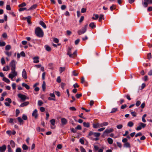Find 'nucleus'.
Masks as SVG:
<instances>
[{
	"mask_svg": "<svg viewBox=\"0 0 152 152\" xmlns=\"http://www.w3.org/2000/svg\"><path fill=\"white\" fill-rule=\"evenodd\" d=\"M36 35L39 37H42L43 36L44 32L42 29L39 27H37L35 31Z\"/></svg>",
	"mask_w": 152,
	"mask_h": 152,
	"instance_id": "obj_1",
	"label": "nucleus"
},
{
	"mask_svg": "<svg viewBox=\"0 0 152 152\" xmlns=\"http://www.w3.org/2000/svg\"><path fill=\"white\" fill-rule=\"evenodd\" d=\"M71 48L70 47H69L68 48L67 54L70 57L74 58L77 56V51H75L72 54L71 52Z\"/></svg>",
	"mask_w": 152,
	"mask_h": 152,
	"instance_id": "obj_2",
	"label": "nucleus"
},
{
	"mask_svg": "<svg viewBox=\"0 0 152 152\" xmlns=\"http://www.w3.org/2000/svg\"><path fill=\"white\" fill-rule=\"evenodd\" d=\"M18 75V73L15 71V70H12L11 73L9 74L8 77L10 78L11 80L13 81V78L14 77L17 76Z\"/></svg>",
	"mask_w": 152,
	"mask_h": 152,
	"instance_id": "obj_3",
	"label": "nucleus"
},
{
	"mask_svg": "<svg viewBox=\"0 0 152 152\" xmlns=\"http://www.w3.org/2000/svg\"><path fill=\"white\" fill-rule=\"evenodd\" d=\"M87 26L88 25L86 24L84 27L82 28L81 30H79L77 32L78 34L79 35H81L85 33L86 31Z\"/></svg>",
	"mask_w": 152,
	"mask_h": 152,
	"instance_id": "obj_4",
	"label": "nucleus"
},
{
	"mask_svg": "<svg viewBox=\"0 0 152 152\" xmlns=\"http://www.w3.org/2000/svg\"><path fill=\"white\" fill-rule=\"evenodd\" d=\"M10 66L11 67V69L12 70H15L16 69V65L15 61L14 60H12L10 64Z\"/></svg>",
	"mask_w": 152,
	"mask_h": 152,
	"instance_id": "obj_5",
	"label": "nucleus"
},
{
	"mask_svg": "<svg viewBox=\"0 0 152 152\" xmlns=\"http://www.w3.org/2000/svg\"><path fill=\"white\" fill-rule=\"evenodd\" d=\"M18 96L23 101H25L26 99H28V98L26 96L20 94H18Z\"/></svg>",
	"mask_w": 152,
	"mask_h": 152,
	"instance_id": "obj_6",
	"label": "nucleus"
},
{
	"mask_svg": "<svg viewBox=\"0 0 152 152\" xmlns=\"http://www.w3.org/2000/svg\"><path fill=\"white\" fill-rule=\"evenodd\" d=\"M139 126H137L136 129L138 131L140 130L142 128H144L146 126V124L142 123L140 122L139 123Z\"/></svg>",
	"mask_w": 152,
	"mask_h": 152,
	"instance_id": "obj_7",
	"label": "nucleus"
},
{
	"mask_svg": "<svg viewBox=\"0 0 152 152\" xmlns=\"http://www.w3.org/2000/svg\"><path fill=\"white\" fill-rule=\"evenodd\" d=\"M144 1L143 4L145 7L148 6V4H152V0H144Z\"/></svg>",
	"mask_w": 152,
	"mask_h": 152,
	"instance_id": "obj_8",
	"label": "nucleus"
},
{
	"mask_svg": "<svg viewBox=\"0 0 152 152\" xmlns=\"http://www.w3.org/2000/svg\"><path fill=\"white\" fill-rule=\"evenodd\" d=\"M22 76L23 78L26 79L27 78V72L25 69H23L22 73Z\"/></svg>",
	"mask_w": 152,
	"mask_h": 152,
	"instance_id": "obj_9",
	"label": "nucleus"
},
{
	"mask_svg": "<svg viewBox=\"0 0 152 152\" xmlns=\"http://www.w3.org/2000/svg\"><path fill=\"white\" fill-rule=\"evenodd\" d=\"M114 130L113 128H110L109 129H106L104 132L103 134H108L110 133L113 132L114 131Z\"/></svg>",
	"mask_w": 152,
	"mask_h": 152,
	"instance_id": "obj_10",
	"label": "nucleus"
},
{
	"mask_svg": "<svg viewBox=\"0 0 152 152\" xmlns=\"http://www.w3.org/2000/svg\"><path fill=\"white\" fill-rule=\"evenodd\" d=\"M38 114L37 113V110L35 109L33 112L32 113V116L34 117L35 118H37L38 116Z\"/></svg>",
	"mask_w": 152,
	"mask_h": 152,
	"instance_id": "obj_11",
	"label": "nucleus"
},
{
	"mask_svg": "<svg viewBox=\"0 0 152 152\" xmlns=\"http://www.w3.org/2000/svg\"><path fill=\"white\" fill-rule=\"evenodd\" d=\"M61 120L62 125H65L67 123V120L65 118H62L61 119Z\"/></svg>",
	"mask_w": 152,
	"mask_h": 152,
	"instance_id": "obj_12",
	"label": "nucleus"
},
{
	"mask_svg": "<svg viewBox=\"0 0 152 152\" xmlns=\"http://www.w3.org/2000/svg\"><path fill=\"white\" fill-rule=\"evenodd\" d=\"M6 146L5 145L0 146V152H4L6 149Z\"/></svg>",
	"mask_w": 152,
	"mask_h": 152,
	"instance_id": "obj_13",
	"label": "nucleus"
},
{
	"mask_svg": "<svg viewBox=\"0 0 152 152\" xmlns=\"http://www.w3.org/2000/svg\"><path fill=\"white\" fill-rule=\"evenodd\" d=\"M93 126L94 128L95 129L101 127L100 126V124L98 123L93 124Z\"/></svg>",
	"mask_w": 152,
	"mask_h": 152,
	"instance_id": "obj_14",
	"label": "nucleus"
},
{
	"mask_svg": "<svg viewBox=\"0 0 152 152\" xmlns=\"http://www.w3.org/2000/svg\"><path fill=\"white\" fill-rule=\"evenodd\" d=\"M29 104L28 102H26L22 103H21L20 106V107H23L24 106H26L28 105Z\"/></svg>",
	"mask_w": 152,
	"mask_h": 152,
	"instance_id": "obj_15",
	"label": "nucleus"
},
{
	"mask_svg": "<svg viewBox=\"0 0 152 152\" xmlns=\"http://www.w3.org/2000/svg\"><path fill=\"white\" fill-rule=\"evenodd\" d=\"M39 24L40 25L44 28H46L47 26L45 23L44 22L42 21H40L39 22Z\"/></svg>",
	"mask_w": 152,
	"mask_h": 152,
	"instance_id": "obj_16",
	"label": "nucleus"
},
{
	"mask_svg": "<svg viewBox=\"0 0 152 152\" xmlns=\"http://www.w3.org/2000/svg\"><path fill=\"white\" fill-rule=\"evenodd\" d=\"M33 60H34V63H38L39 62V58L38 56H35L33 58Z\"/></svg>",
	"mask_w": 152,
	"mask_h": 152,
	"instance_id": "obj_17",
	"label": "nucleus"
},
{
	"mask_svg": "<svg viewBox=\"0 0 152 152\" xmlns=\"http://www.w3.org/2000/svg\"><path fill=\"white\" fill-rule=\"evenodd\" d=\"M104 20V15L103 14H100L99 16V22H101L102 20Z\"/></svg>",
	"mask_w": 152,
	"mask_h": 152,
	"instance_id": "obj_18",
	"label": "nucleus"
},
{
	"mask_svg": "<svg viewBox=\"0 0 152 152\" xmlns=\"http://www.w3.org/2000/svg\"><path fill=\"white\" fill-rule=\"evenodd\" d=\"M109 124V123L107 122H104L100 124V126L101 127H103L104 126H107Z\"/></svg>",
	"mask_w": 152,
	"mask_h": 152,
	"instance_id": "obj_19",
	"label": "nucleus"
},
{
	"mask_svg": "<svg viewBox=\"0 0 152 152\" xmlns=\"http://www.w3.org/2000/svg\"><path fill=\"white\" fill-rule=\"evenodd\" d=\"M22 86L25 87L28 90L30 88L29 86L25 83H22Z\"/></svg>",
	"mask_w": 152,
	"mask_h": 152,
	"instance_id": "obj_20",
	"label": "nucleus"
},
{
	"mask_svg": "<svg viewBox=\"0 0 152 152\" xmlns=\"http://www.w3.org/2000/svg\"><path fill=\"white\" fill-rule=\"evenodd\" d=\"M37 4H35L31 6L28 9V10H33L36 9L37 7Z\"/></svg>",
	"mask_w": 152,
	"mask_h": 152,
	"instance_id": "obj_21",
	"label": "nucleus"
},
{
	"mask_svg": "<svg viewBox=\"0 0 152 152\" xmlns=\"http://www.w3.org/2000/svg\"><path fill=\"white\" fill-rule=\"evenodd\" d=\"M99 16L97 14H94L93 15V16L92 17V19L94 20H97L99 18Z\"/></svg>",
	"mask_w": 152,
	"mask_h": 152,
	"instance_id": "obj_22",
	"label": "nucleus"
},
{
	"mask_svg": "<svg viewBox=\"0 0 152 152\" xmlns=\"http://www.w3.org/2000/svg\"><path fill=\"white\" fill-rule=\"evenodd\" d=\"M3 80L7 83H9L10 82V80L7 78L5 77H4L3 78Z\"/></svg>",
	"mask_w": 152,
	"mask_h": 152,
	"instance_id": "obj_23",
	"label": "nucleus"
},
{
	"mask_svg": "<svg viewBox=\"0 0 152 152\" xmlns=\"http://www.w3.org/2000/svg\"><path fill=\"white\" fill-rule=\"evenodd\" d=\"M124 146V147L126 148H130L131 147L130 145V143L128 142L125 143Z\"/></svg>",
	"mask_w": 152,
	"mask_h": 152,
	"instance_id": "obj_24",
	"label": "nucleus"
},
{
	"mask_svg": "<svg viewBox=\"0 0 152 152\" xmlns=\"http://www.w3.org/2000/svg\"><path fill=\"white\" fill-rule=\"evenodd\" d=\"M107 140L109 144H112L113 143V140L112 138H107Z\"/></svg>",
	"mask_w": 152,
	"mask_h": 152,
	"instance_id": "obj_25",
	"label": "nucleus"
},
{
	"mask_svg": "<svg viewBox=\"0 0 152 152\" xmlns=\"http://www.w3.org/2000/svg\"><path fill=\"white\" fill-rule=\"evenodd\" d=\"M10 70V68L9 66H7L4 67L3 69V70L4 71H7Z\"/></svg>",
	"mask_w": 152,
	"mask_h": 152,
	"instance_id": "obj_26",
	"label": "nucleus"
},
{
	"mask_svg": "<svg viewBox=\"0 0 152 152\" xmlns=\"http://www.w3.org/2000/svg\"><path fill=\"white\" fill-rule=\"evenodd\" d=\"M50 122L51 124L53 125V126H55V124L56 122L55 120L54 119H51Z\"/></svg>",
	"mask_w": 152,
	"mask_h": 152,
	"instance_id": "obj_27",
	"label": "nucleus"
},
{
	"mask_svg": "<svg viewBox=\"0 0 152 152\" xmlns=\"http://www.w3.org/2000/svg\"><path fill=\"white\" fill-rule=\"evenodd\" d=\"M10 143L11 146L13 148H14L15 146V143L14 141L11 140L10 141Z\"/></svg>",
	"mask_w": 152,
	"mask_h": 152,
	"instance_id": "obj_28",
	"label": "nucleus"
},
{
	"mask_svg": "<svg viewBox=\"0 0 152 152\" xmlns=\"http://www.w3.org/2000/svg\"><path fill=\"white\" fill-rule=\"evenodd\" d=\"M4 53L5 54L8 56H11L12 54V53L11 52H9L8 51L5 52Z\"/></svg>",
	"mask_w": 152,
	"mask_h": 152,
	"instance_id": "obj_29",
	"label": "nucleus"
},
{
	"mask_svg": "<svg viewBox=\"0 0 152 152\" xmlns=\"http://www.w3.org/2000/svg\"><path fill=\"white\" fill-rule=\"evenodd\" d=\"M101 134L99 132H94L93 135L96 137H99L100 135Z\"/></svg>",
	"mask_w": 152,
	"mask_h": 152,
	"instance_id": "obj_30",
	"label": "nucleus"
},
{
	"mask_svg": "<svg viewBox=\"0 0 152 152\" xmlns=\"http://www.w3.org/2000/svg\"><path fill=\"white\" fill-rule=\"evenodd\" d=\"M83 126L86 127H89L90 126V124L89 123L84 122L83 123Z\"/></svg>",
	"mask_w": 152,
	"mask_h": 152,
	"instance_id": "obj_31",
	"label": "nucleus"
},
{
	"mask_svg": "<svg viewBox=\"0 0 152 152\" xmlns=\"http://www.w3.org/2000/svg\"><path fill=\"white\" fill-rule=\"evenodd\" d=\"M147 116V115L146 114H144L142 117V121L143 122H146V121L145 119V117H146Z\"/></svg>",
	"mask_w": 152,
	"mask_h": 152,
	"instance_id": "obj_32",
	"label": "nucleus"
},
{
	"mask_svg": "<svg viewBox=\"0 0 152 152\" xmlns=\"http://www.w3.org/2000/svg\"><path fill=\"white\" fill-rule=\"evenodd\" d=\"M89 26L91 27L92 28H93L95 27L96 26L94 24V23H91L89 24Z\"/></svg>",
	"mask_w": 152,
	"mask_h": 152,
	"instance_id": "obj_33",
	"label": "nucleus"
},
{
	"mask_svg": "<svg viewBox=\"0 0 152 152\" xmlns=\"http://www.w3.org/2000/svg\"><path fill=\"white\" fill-rule=\"evenodd\" d=\"M45 49H46V50H47V51H49L51 50V48H50V47L48 45H45Z\"/></svg>",
	"mask_w": 152,
	"mask_h": 152,
	"instance_id": "obj_34",
	"label": "nucleus"
},
{
	"mask_svg": "<svg viewBox=\"0 0 152 152\" xmlns=\"http://www.w3.org/2000/svg\"><path fill=\"white\" fill-rule=\"evenodd\" d=\"M65 69V67H60L59 70L60 73H61L63 72L64 71Z\"/></svg>",
	"mask_w": 152,
	"mask_h": 152,
	"instance_id": "obj_35",
	"label": "nucleus"
},
{
	"mask_svg": "<svg viewBox=\"0 0 152 152\" xmlns=\"http://www.w3.org/2000/svg\"><path fill=\"white\" fill-rule=\"evenodd\" d=\"M133 125L134 124L132 121L129 122L127 124L128 126L130 127H132L133 126Z\"/></svg>",
	"mask_w": 152,
	"mask_h": 152,
	"instance_id": "obj_36",
	"label": "nucleus"
},
{
	"mask_svg": "<svg viewBox=\"0 0 152 152\" xmlns=\"http://www.w3.org/2000/svg\"><path fill=\"white\" fill-rule=\"evenodd\" d=\"M42 87L43 91H44L46 88V84L45 81H43V82Z\"/></svg>",
	"mask_w": 152,
	"mask_h": 152,
	"instance_id": "obj_37",
	"label": "nucleus"
},
{
	"mask_svg": "<svg viewBox=\"0 0 152 152\" xmlns=\"http://www.w3.org/2000/svg\"><path fill=\"white\" fill-rule=\"evenodd\" d=\"M17 119L18 121L20 123V124H21L23 122V121L22 119L20 117H18L17 118Z\"/></svg>",
	"mask_w": 152,
	"mask_h": 152,
	"instance_id": "obj_38",
	"label": "nucleus"
},
{
	"mask_svg": "<svg viewBox=\"0 0 152 152\" xmlns=\"http://www.w3.org/2000/svg\"><path fill=\"white\" fill-rule=\"evenodd\" d=\"M11 48V46L9 45H7L5 47V50H9Z\"/></svg>",
	"mask_w": 152,
	"mask_h": 152,
	"instance_id": "obj_39",
	"label": "nucleus"
},
{
	"mask_svg": "<svg viewBox=\"0 0 152 152\" xmlns=\"http://www.w3.org/2000/svg\"><path fill=\"white\" fill-rule=\"evenodd\" d=\"M116 9V6L114 4H113L110 7V9L111 11H112L114 9Z\"/></svg>",
	"mask_w": 152,
	"mask_h": 152,
	"instance_id": "obj_40",
	"label": "nucleus"
},
{
	"mask_svg": "<svg viewBox=\"0 0 152 152\" xmlns=\"http://www.w3.org/2000/svg\"><path fill=\"white\" fill-rule=\"evenodd\" d=\"M31 19V17L30 16H28L26 18L27 21L29 24L30 23Z\"/></svg>",
	"mask_w": 152,
	"mask_h": 152,
	"instance_id": "obj_41",
	"label": "nucleus"
},
{
	"mask_svg": "<svg viewBox=\"0 0 152 152\" xmlns=\"http://www.w3.org/2000/svg\"><path fill=\"white\" fill-rule=\"evenodd\" d=\"M22 148L23 150H27L28 149V146L25 144H24L22 146Z\"/></svg>",
	"mask_w": 152,
	"mask_h": 152,
	"instance_id": "obj_42",
	"label": "nucleus"
},
{
	"mask_svg": "<svg viewBox=\"0 0 152 152\" xmlns=\"http://www.w3.org/2000/svg\"><path fill=\"white\" fill-rule=\"evenodd\" d=\"M6 44V43L4 42H1L0 41V46L2 47L5 45Z\"/></svg>",
	"mask_w": 152,
	"mask_h": 152,
	"instance_id": "obj_43",
	"label": "nucleus"
},
{
	"mask_svg": "<svg viewBox=\"0 0 152 152\" xmlns=\"http://www.w3.org/2000/svg\"><path fill=\"white\" fill-rule=\"evenodd\" d=\"M81 83L82 84H83V83H87V82H86L85 80V78H84V77H82L81 78Z\"/></svg>",
	"mask_w": 152,
	"mask_h": 152,
	"instance_id": "obj_44",
	"label": "nucleus"
},
{
	"mask_svg": "<svg viewBox=\"0 0 152 152\" xmlns=\"http://www.w3.org/2000/svg\"><path fill=\"white\" fill-rule=\"evenodd\" d=\"M26 5V4L25 3L23 2V3H22V4H20L19 5L18 7H25Z\"/></svg>",
	"mask_w": 152,
	"mask_h": 152,
	"instance_id": "obj_45",
	"label": "nucleus"
},
{
	"mask_svg": "<svg viewBox=\"0 0 152 152\" xmlns=\"http://www.w3.org/2000/svg\"><path fill=\"white\" fill-rule=\"evenodd\" d=\"M69 109L71 111H75L76 110L75 108L74 107H70L69 108Z\"/></svg>",
	"mask_w": 152,
	"mask_h": 152,
	"instance_id": "obj_46",
	"label": "nucleus"
},
{
	"mask_svg": "<svg viewBox=\"0 0 152 152\" xmlns=\"http://www.w3.org/2000/svg\"><path fill=\"white\" fill-rule=\"evenodd\" d=\"M1 63L2 65H3L5 63V61L4 58L2 57L1 58Z\"/></svg>",
	"mask_w": 152,
	"mask_h": 152,
	"instance_id": "obj_47",
	"label": "nucleus"
},
{
	"mask_svg": "<svg viewBox=\"0 0 152 152\" xmlns=\"http://www.w3.org/2000/svg\"><path fill=\"white\" fill-rule=\"evenodd\" d=\"M43 103V102L41 100H39L38 101V104L39 106H41Z\"/></svg>",
	"mask_w": 152,
	"mask_h": 152,
	"instance_id": "obj_48",
	"label": "nucleus"
},
{
	"mask_svg": "<svg viewBox=\"0 0 152 152\" xmlns=\"http://www.w3.org/2000/svg\"><path fill=\"white\" fill-rule=\"evenodd\" d=\"M117 110V108H113L112 109L111 111L110 112V113H115V112H116Z\"/></svg>",
	"mask_w": 152,
	"mask_h": 152,
	"instance_id": "obj_49",
	"label": "nucleus"
},
{
	"mask_svg": "<svg viewBox=\"0 0 152 152\" xmlns=\"http://www.w3.org/2000/svg\"><path fill=\"white\" fill-rule=\"evenodd\" d=\"M80 149L81 152H86L85 149L82 146L80 147Z\"/></svg>",
	"mask_w": 152,
	"mask_h": 152,
	"instance_id": "obj_50",
	"label": "nucleus"
},
{
	"mask_svg": "<svg viewBox=\"0 0 152 152\" xmlns=\"http://www.w3.org/2000/svg\"><path fill=\"white\" fill-rule=\"evenodd\" d=\"M131 114L133 117H136V113L135 112H131Z\"/></svg>",
	"mask_w": 152,
	"mask_h": 152,
	"instance_id": "obj_51",
	"label": "nucleus"
},
{
	"mask_svg": "<svg viewBox=\"0 0 152 152\" xmlns=\"http://www.w3.org/2000/svg\"><path fill=\"white\" fill-rule=\"evenodd\" d=\"M73 74L74 76H77L78 75V73L76 72V71L74 70L73 71Z\"/></svg>",
	"mask_w": 152,
	"mask_h": 152,
	"instance_id": "obj_52",
	"label": "nucleus"
},
{
	"mask_svg": "<svg viewBox=\"0 0 152 152\" xmlns=\"http://www.w3.org/2000/svg\"><path fill=\"white\" fill-rule=\"evenodd\" d=\"M13 89L15 90L16 88V85L15 83H13L12 85Z\"/></svg>",
	"mask_w": 152,
	"mask_h": 152,
	"instance_id": "obj_53",
	"label": "nucleus"
},
{
	"mask_svg": "<svg viewBox=\"0 0 152 152\" xmlns=\"http://www.w3.org/2000/svg\"><path fill=\"white\" fill-rule=\"evenodd\" d=\"M147 58L148 59H150L151 58V53H150L147 54Z\"/></svg>",
	"mask_w": 152,
	"mask_h": 152,
	"instance_id": "obj_54",
	"label": "nucleus"
},
{
	"mask_svg": "<svg viewBox=\"0 0 152 152\" xmlns=\"http://www.w3.org/2000/svg\"><path fill=\"white\" fill-rule=\"evenodd\" d=\"M140 101H137L136 102V105L137 107H138L140 105Z\"/></svg>",
	"mask_w": 152,
	"mask_h": 152,
	"instance_id": "obj_55",
	"label": "nucleus"
},
{
	"mask_svg": "<svg viewBox=\"0 0 152 152\" xmlns=\"http://www.w3.org/2000/svg\"><path fill=\"white\" fill-rule=\"evenodd\" d=\"M82 96V94H77L76 95V97L78 99L81 96Z\"/></svg>",
	"mask_w": 152,
	"mask_h": 152,
	"instance_id": "obj_56",
	"label": "nucleus"
},
{
	"mask_svg": "<svg viewBox=\"0 0 152 152\" xmlns=\"http://www.w3.org/2000/svg\"><path fill=\"white\" fill-rule=\"evenodd\" d=\"M123 127V125L121 124L118 125L117 126V128L118 129H121Z\"/></svg>",
	"mask_w": 152,
	"mask_h": 152,
	"instance_id": "obj_57",
	"label": "nucleus"
},
{
	"mask_svg": "<svg viewBox=\"0 0 152 152\" xmlns=\"http://www.w3.org/2000/svg\"><path fill=\"white\" fill-rule=\"evenodd\" d=\"M127 141H128V140L127 139H126V138H124L122 140V142L123 143H125L127 142Z\"/></svg>",
	"mask_w": 152,
	"mask_h": 152,
	"instance_id": "obj_58",
	"label": "nucleus"
},
{
	"mask_svg": "<svg viewBox=\"0 0 152 152\" xmlns=\"http://www.w3.org/2000/svg\"><path fill=\"white\" fill-rule=\"evenodd\" d=\"M6 101H7L8 102L10 103H11L12 102V100L11 99L9 98H7L5 99Z\"/></svg>",
	"mask_w": 152,
	"mask_h": 152,
	"instance_id": "obj_59",
	"label": "nucleus"
},
{
	"mask_svg": "<svg viewBox=\"0 0 152 152\" xmlns=\"http://www.w3.org/2000/svg\"><path fill=\"white\" fill-rule=\"evenodd\" d=\"M84 17L83 16H81L80 19L79 20V22L80 23H81L84 20Z\"/></svg>",
	"mask_w": 152,
	"mask_h": 152,
	"instance_id": "obj_60",
	"label": "nucleus"
},
{
	"mask_svg": "<svg viewBox=\"0 0 152 152\" xmlns=\"http://www.w3.org/2000/svg\"><path fill=\"white\" fill-rule=\"evenodd\" d=\"M22 118L23 120H26L27 119V117L26 115H23L22 116Z\"/></svg>",
	"mask_w": 152,
	"mask_h": 152,
	"instance_id": "obj_61",
	"label": "nucleus"
},
{
	"mask_svg": "<svg viewBox=\"0 0 152 152\" xmlns=\"http://www.w3.org/2000/svg\"><path fill=\"white\" fill-rule=\"evenodd\" d=\"M80 39H77L75 41V44L76 45H77L79 42Z\"/></svg>",
	"mask_w": 152,
	"mask_h": 152,
	"instance_id": "obj_62",
	"label": "nucleus"
},
{
	"mask_svg": "<svg viewBox=\"0 0 152 152\" xmlns=\"http://www.w3.org/2000/svg\"><path fill=\"white\" fill-rule=\"evenodd\" d=\"M86 11V9L85 8H82L81 9V12L82 13H85Z\"/></svg>",
	"mask_w": 152,
	"mask_h": 152,
	"instance_id": "obj_63",
	"label": "nucleus"
},
{
	"mask_svg": "<svg viewBox=\"0 0 152 152\" xmlns=\"http://www.w3.org/2000/svg\"><path fill=\"white\" fill-rule=\"evenodd\" d=\"M16 152H21V149L20 148H18L16 150Z\"/></svg>",
	"mask_w": 152,
	"mask_h": 152,
	"instance_id": "obj_64",
	"label": "nucleus"
}]
</instances>
